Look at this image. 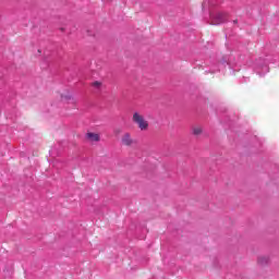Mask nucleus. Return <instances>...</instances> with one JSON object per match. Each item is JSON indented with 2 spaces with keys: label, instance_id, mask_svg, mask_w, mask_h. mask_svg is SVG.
<instances>
[{
  "label": "nucleus",
  "instance_id": "nucleus-1",
  "mask_svg": "<svg viewBox=\"0 0 279 279\" xmlns=\"http://www.w3.org/2000/svg\"><path fill=\"white\" fill-rule=\"evenodd\" d=\"M132 121L133 123H135V125H137L141 132H147V130H149V122L145 119V116H143V113L135 111L133 113Z\"/></svg>",
  "mask_w": 279,
  "mask_h": 279
},
{
  "label": "nucleus",
  "instance_id": "nucleus-2",
  "mask_svg": "<svg viewBox=\"0 0 279 279\" xmlns=\"http://www.w3.org/2000/svg\"><path fill=\"white\" fill-rule=\"evenodd\" d=\"M136 141L132 138V134L130 132L124 133L121 137V144L124 147H132V145H134Z\"/></svg>",
  "mask_w": 279,
  "mask_h": 279
},
{
  "label": "nucleus",
  "instance_id": "nucleus-3",
  "mask_svg": "<svg viewBox=\"0 0 279 279\" xmlns=\"http://www.w3.org/2000/svg\"><path fill=\"white\" fill-rule=\"evenodd\" d=\"M85 138L88 143H99L101 141V135H99V133L87 132Z\"/></svg>",
  "mask_w": 279,
  "mask_h": 279
},
{
  "label": "nucleus",
  "instance_id": "nucleus-4",
  "mask_svg": "<svg viewBox=\"0 0 279 279\" xmlns=\"http://www.w3.org/2000/svg\"><path fill=\"white\" fill-rule=\"evenodd\" d=\"M192 133L194 136H202V134L204 133V129L202 126H193Z\"/></svg>",
  "mask_w": 279,
  "mask_h": 279
},
{
  "label": "nucleus",
  "instance_id": "nucleus-5",
  "mask_svg": "<svg viewBox=\"0 0 279 279\" xmlns=\"http://www.w3.org/2000/svg\"><path fill=\"white\" fill-rule=\"evenodd\" d=\"M61 99H62V101H68V104L69 102L75 104V98H73V96H71L70 94L62 95Z\"/></svg>",
  "mask_w": 279,
  "mask_h": 279
},
{
  "label": "nucleus",
  "instance_id": "nucleus-6",
  "mask_svg": "<svg viewBox=\"0 0 279 279\" xmlns=\"http://www.w3.org/2000/svg\"><path fill=\"white\" fill-rule=\"evenodd\" d=\"M258 263H260L262 265H265V263H267V258L260 257Z\"/></svg>",
  "mask_w": 279,
  "mask_h": 279
},
{
  "label": "nucleus",
  "instance_id": "nucleus-7",
  "mask_svg": "<svg viewBox=\"0 0 279 279\" xmlns=\"http://www.w3.org/2000/svg\"><path fill=\"white\" fill-rule=\"evenodd\" d=\"M222 16H223V14H218V19H220V20L218 21V23H223V22H225V20L222 19Z\"/></svg>",
  "mask_w": 279,
  "mask_h": 279
},
{
  "label": "nucleus",
  "instance_id": "nucleus-8",
  "mask_svg": "<svg viewBox=\"0 0 279 279\" xmlns=\"http://www.w3.org/2000/svg\"><path fill=\"white\" fill-rule=\"evenodd\" d=\"M93 86H95L96 88H99V86H101V83L100 82H94Z\"/></svg>",
  "mask_w": 279,
  "mask_h": 279
},
{
  "label": "nucleus",
  "instance_id": "nucleus-9",
  "mask_svg": "<svg viewBox=\"0 0 279 279\" xmlns=\"http://www.w3.org/2000/svg\"><path fill=\"white\" fill-rule=\"evenodd\" d=\"M114 133L116 134H121V130H116Z\"/></svg>",
  "mask_w": 279,
  "mask_h": 279
}]
</instances>
